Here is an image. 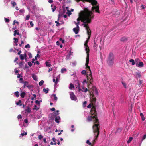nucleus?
Instances as JSON below:
<instances>
[{
	"label": "nucleus",
	"instance_id": "f257e3e1",
	"mask_svg": "<svg viewBox=\"0 0 146 146\" xmlns=\"http://www.w3.org/2000/svg\"><path fill=\"white\" fill-rule=\"evenodd\" d=\"M78 2L80 1L83 2L87 1L90 3L92 5V10H89L88 8H85L84 11H81L79 13V17L77 19V23L74 22V23L76 25V27L73 29V31L76 34H77L79 30L78 25L80 24V21L81 20L84 23H90L91 19L94 17L93 12L95 11L100 13L98 4L95 0H76Z\"/></svg>",
	"mask_w": 146,
	"mask_h": 146
},
{
	"label": "nucleus",
	"instance_id": "f03ea898",
	"mask_svg": "<svg viewBox=\"0 0 146 146\" xmlns=\"http://www.w3.org/2000/svg\"><path fill=\"white\" fill-rule=\"evenodd\" d=\"M87 120L89 122L93 121L95 124L93 125V128L94 132V134L95 139L93 140V144L95 142V140L96 139L98 136L99 134V122L98 120L97 117L95 116H88L87 118Z\"/></svg>",
	"mask_w": 146,
	"mask_h": 146
},
{
	"label": "nucleus",
	"instance_id": "7ed1b4c3",
	"mask_svg": "<svg viewBox=\"0 0 146 146\" xmlns=\"http://www.w3.org/2000/svg\"><path fill=\"white\" fill-rule=\"evenodd\" d=\"M76 83L77 84V86L76 87V88H78V91L79 92L82 91V92H86L88 91V89L87 88H85V85L86 84H87L88 83V81H87L86 80L84 79V80L82 82L83 85L82 86V88L81 89L80 87V84L78 81H76Z\"/></svg>",
	"mask_w": 146,
	"mask_h": 146
},
{
	"label": "nucleus",
	"instance_id": "20e7f679",
	"mask_svg": "<svg viewBox=\"0 0 146 146\" xmlns=\"http://www.w3.org/2000/svg\"><path fill=\"white\" fill-rule=\"evenodd\" d=\"M114 56L113 54L110 52L109 54L108 58L107 63L110 66H112L113 64Z\"/></svg>",
	"mask_w": 146,
	"mask_h": 146
},
{
	"label": "nucleus",
	"instance_id": "39448f33",
	"mask_svg": "<svg viewBox=\"0 0 146 146\" xmlns=\"http://www.w3.org/2000/svg\"><path fill=\"white\" fill-rule=\"evenodd\" d=\"M89 72L88 71L87 73V77L88 80V81L89 83L88 85V88H89L90 85H92V82L93 81V78L92 76V72L91 70H89Z\"/></svg>",
	"mask_w": 146,
	"mask_h": 146
},
{
	"label": "nucleus",
	"instance_id": "423d86ee",
	"mask_svg": "<svg viewBox=\"0 0 146 146\" xmlns=\"http://www.w3.org/2000/svg\"><path fill=\"white\" fill-rule=\"evenodd\" d=\"M88 91L91 95H94V94L97 95L98 94L96 88L94 86H92L91 88L89 89Z\"/></svg>",
	"mask_w": 146,
	"mask_h": 146
},
{
	"label": "nucleus",
	"instance_id": "0eeeda50",
	"mask_svg": "<svg viewBox=\"0 0 146 146\" xmlns=\"http://www.w3.org/2000/svg\"><path fill=\"white\" fill-rule=\"evenodd\" d=\"M88 23H84L82 25L84 26V27L86 29L87 31V34L88 35V36L90 35L91 34V32L90 29L89 28V26L88 24Z\"/></svg>",
	"mask_w": 146,
	"mask_h": 146
},
{
	"label": "nucleus",
	"instance_id": "6e6552de",
	"mask_svg": "<svg viewBox=\"0 0 146 146\" xmlns=\"http://www.w3.org/2000/svg\"><path fill=\"white\" fill-rule=\"evenodd\" d=\"M90 38V36H89L85 42V43L84 44V46L85 48V50L86 52L87 53H88L89 52V47L87 45V44L88 42L89 39Z\"/></svg>",
	"mask_w": 146,
	"mask_h": 146
},
{
	"label": "nucleus",
	"instance_id": "1a4fd4ad",
	"mask_svg": "<svg viewBox=\"0 0 146 146\" xmlns=\"http://www.w3.org/2000/svg\"><path fill=\"white\" fill-rule=\"evenodd\" d=\"M87 56L86 58V63L85 65L86 67V68L87 69H89V70H90V67L88 66V64L89 62V52L87 53Z\"/></svg>",
	"mask_w": 146,
	"mask_h": 146
},
{
	"label": "nucleus",
	"instance_id": "9d476101",
	"mask_svg": "<svg viewBox=\"0 0 146 146\" xmlns=\"http://www.w3.org/2000/svg\"><path fill=\"white\" fill-rule=\"evenodd\" d=\"M70 95L71 99L72 100H77V98L73 92H70Z\"/></svg>",
	"mask_w": 146,
	"mask_h": 146
},
{
	"label": "nucleus",
	"instance_id": "9b49d317",
	"mask_svg": "<svg viewBox=\"0 0 146 146\" xmlns=\"http://www.w3.org/2000/svg\"><path fill=\"white\" fill-rule=\"evenodd\" d=\"M91 114L92 116H95L97 117V114L95 109L94 108H92L91 111Z\"/></svg>",
	"mask_w": 146,
	"mask_h": 146
},
{
	"label": "nucleus",
	"instance_id": "f8f14e48",
	"mask_svg": "<svg viewBox=\"0 0 146 146\" xmlns=\"http://www.w3.org/2000/svg\"><path fill=\"white\" fill-rule=\"evenodd\" d=\"M62 15H61L60 14H59L58 15V20L61 22L60 23V24H63L64 23L62 19Z\"/></svg>",
	"mask_w": 146,
	"mask_h": 146
},
{
	"label": "nucleus",
	"instance_id": "ddd939ff",
	"mask_svg": "<svg viewBox=\"0 0 146 146\" xmlns=\"http://www.w3.org/2000/svg\"><path fill=\"white\" fill-rule=\"evenodd\" d=\"M27 57V54L26 53H25L24 54H21L20 55V58L21 60H23L25 59H26Z\"/></svg>",
	"mask_w": 146,
	"mask_h": 146
},
{
	"label": "nucleus",
	"instance_id": "4468645a",
	"mask_svg": "<svg viewBox=\"0 0 146 146\" xmlns=\"http://www.w3.org/2000/svg\"><path fill=\"white\" fill-rule=\"evenodd\" d=\"M136 65L139 67H143L144 65L143 63L142 62H140L139 63H136Z\"/></svg>",
	"mask_w": 146,
	"mask_h": 146
},
{
	"label": "nucleus",
	"instance_id": "2eb2a0df",
	"mask_svg": "<svg viewBox=\"0 0 146 146\" xmlns=\"http://www.w3.org/2000/svg\"><path fill=\"white\" fill-rule=\"evenodd\" d=\"M13 40H14V41L13 44V45L14 46H17V45H18L17 43L18 42V40L17 38H13Z\"/></svg>",
	"mask_w": 146,
	"mask_h": 146
},
{
	"label": "nucleus",
	"instance_id": "dca6fc26",
	"mask_svg": "<svg viewBox=\"0 0 146 146\" xmlns=\"http://www.w3.org/2000/svg\"><path fill=\"white\" fill-rule=\"evenodd\" d=\"M60 119V118L59 116H57L55 118V121L57 123H59Z\"/></svg>",
	"mask_w": 146,
	"mask_h": 146
},
{
	"label": "nucleus",
	"instance_id": "f3484780",
	"mask_svg": "<svg viewBox=\"0 0 146 146\" xmlns=\"http://www.w3.org/2000/svg\"><path fill=\"white\" fill-rule=\"evenodd\" d=\"M90 100L92 103H94L96 101V98L93 97V95H92V98H90Z\"/></svg>",
	"mask_w": 146,
	"mask_h": 146
},
{
	"label": "nucleus",
	"instance_id": "a211bd4d",
	"mask_svg": "<svg viewBox=\"0 0 146 146\" xmlns=\"http://www.w3.org/2000/svg\"><path fill=\"white\" fill-rule=\"evenodd\" d=\"M17 31V30H16L14 31V33L13 35L14 36H15L17 34L18 35H20L19 33V32H18Z\"/></svg>",
	"mask_w": 146,
	"mask_h": 146
},
{
	"label": "nucleus",
	"instance_id": "6ab92c4d",
	"mask_svg": "<svg viewBox=\"0 0 146 146\" xmlns=\"http://www.w3.org/2000/svg\"><path fill=\"white\" fill-rule=\"evenodd\" d=\"M69 88L71 90L74 89V86L72 83H71L69 86Z\"/></svg>",
	"mask_w": 146,
	"mask_h": 146
},
{
	"label": "nucleus",
	"instance_id": "aec40b11",
	"mask_svg": "<svg viewBox=\"0 0 146 146\" xmlns=\"http://www.w3.org/2000/svg\"><path fill=\"white\" fill-rule=\"evenodd\" d=\"M24 62L22 61L19 63L18 64L20 67L22 68L23 66Z\"/></svg>",
	"mask_w": 146,
	"mask_h": 146
},
{
	"label": "nucleus",
	"instance_id": "412c9836",
	"mask_svg": "<svg viewBox=\"0 0 146 146\" xmlns=\"http://www.w3.org/2000/svg\"><path fill=\"white\" fill-rule=\"evenodd\" d=\"M59 111L57 110L56 112L53 113L52 114V115L54 116H56V115H58L59 114Z\"/></svg>",
	"mask_w": 146,
	"mask_h": 146
},
{
	"label": "nucleus",
	"instance_id": "4be33fe9",
	"mask_svg": "<svg viewBox=\"0 0 146 146\" xmlns=\"http://www.w3.org/2000/svg\"><path fill=\"white\" fill-rule=\"evenodd\" d=\"M23 83L24 84L23 85V87L24 88L26 87L28 85V82L27 81H24L23 82Z\"/></svg>",
	"mask_w": 146,
	"mask_h": 146
},
{
	"label": "nucleus",
	"instance_id": "5701e85b",
	"mask_svg": "<svg viewBox=\"0 0 146 146\" xmlns=\"http://www.w3.org/2000/svg\"><path fill=\"white\" fill-rule=\"evenodd\" d=\"M140 115L141 117L142 120L143 121H144L145 119V118L143 114L142 113H140Z\"/></svg>",
	"mask_w": 146,
	"mask_h": 146
},
{
	"label": "nucleus",
	"instance_id": "b1692460",
	"mask_svg": "<svg viewBox=\"0 0 146 146\" xmlns=\"http://www.w3.org/2000/svg\"><path fill=\"white\" fill-rule=\"evenodd\" d=\"M32 77L35 80H37V78L36 75L34 74H32Z\"/></svg>",
	"mask_w": 146,
	"mask_h": 146
},
{
	"label": "nucleus",
	"instance_id": "393cba45",
	"mask_svg": "<svg viewBox=\"0 0 146 146\" xmlns=\"http://www.w3.org/2000/svg\"><path fill=\"white\" fill-rule=\"evenodd\" d=\"M45 64L46 65V66L47 67H50L51 66V64L50 62H48L46 61L45 62Z\"/></svg>",
	"mask_w": 146,
	"mask_h": 146
},
{
	"label": "nucleus",
	"instance_id": "a878e982",
	"mask_svg": "<svg viewBox=\"0 0 146 146\" xmlns=\"http://www.w3.org/2000/svg\"><path fill=\"white\" fill-rule=\"evenodd\" d=\"M25 95V93L24 92H22L20 94V96L22 98H24Z\"/></svg>",
	"mask_w": 146,
	"mask_h": 146
},
{
	"label": "nucleus",
	"instance_id": "bb28decb",
	"mask_svg": "<svg viewBox=\"0 0 146 146\" xmlns=\"http://www.w3.org/2000/svg\"><path fill=\"white\" fill-rule=\"evenodd\" d=\"M43 90V91L46 94L48 93L49 90V89L47 88H44Z\"/></svg>",
	"mask_w": 146,
	"mask_h": 146
},
{
	"label": "nucleus",
	"instance_id": "cd10ccee",
	"mask_svg": "<svg viewBox=\"0 0 146 146\" xmlns=\"http://www.w3.org/2000/svg\"><path fill=\"white\" fill-rule=\"evenodd\" d=\"M31 111V110L29 107L27 109L25 110V112L26 113H30Z\"/></svg>",
	"mask_w": 146,
	"mask_h": 146
},
{
	"label": "nucleus",
	"instance_id": "c85d7f7f",
	"mask_svg": "<svg viewBox=\"0 0 146 146\" xmlns=\"http://www.w3.org/2000/svg\"><path fill=\"white\" fill-rule=\"evenodd\" d=\"M129 62L132 63V64L133 65H134L135 64V62L134 60L133 59H131L130 60Z\"/></svg>",
	"mask_w": 146,
	"mask_h": 146
},
{
	"label": "nucleus",
	"instance_id": "c756f323",
	"mask_svg": "<svg viewBox=\"0 0 146 146\" xmlns=\"http://www.w3.org/2000/svg\"><path fill=\"white\" fill-rule=\"evenodd\" d=\"M133 139V138L132 137H129V139L127 141V143L129 144L132 141Z\"/></svg>",
	"mask_w": 146,
	"mask_h": 146
},
{
	"label": "nucleus",
	"instance_id": "7c9ffc66",
	"mask_svg": "<svg viewBox=\"0 0 146 146\" xmlns=\"http://www.w3.org/2000/svg\"><path fill=\"white\" fill-rule=\"evenodd\" d=\"M11 4L13 7H14L17 5L16 3L13 1H11Z\"/></svg>",
	"mask_w": 146,
	"mask_h": 146
},
{
	"label": "nucleus",
	"instance_id": "2f4dec72",
	"mask_svg": "<svg viewBox=\"0 0 146 146\" xmlns=\"http://www.w3.org/2000/svg\"><path fill=\"white\" fill-rule=\"evenodd\" d=\"M68 7H66V9H67V11H68L67 14H68V15L69 16H70V15L71 14V13L70 11L68 10Z\"/></svg>",
	"mask_w": 146,
	"mask_h": 146
},
{
	"label": "nucleus",
	"instance_id": "473e14b6",
	"mask_svg": "<svg viewBox=\"0 0 146 146\" xmlns=\"http://www.w3.org/2000/svg\"><path fill=\"white\" fill-rule=\"evenodd\" d=\"M52 96L53 97V98L56 101L57 100V98L56 96V94H53L52 95Z\"/></svg>",
	"mask_w": 146,
	"mask_h": 146
},
{
	"label": "nucleus",
	"instance_id": "72a5a7b5",
	"mask_svg": "<svg viewBox=\"0 0 146 146\" xmlns=\"http://www.w3.org/2000/svg\"><path fill=\"white\" fill-rule=\"evenodd\" d=\"M94 44L93 45V47H94V48H95V49H96V48H97V47H98V45L96 44V42H95V40H94Z\"/></svg>",
	"mask_w": 146,
	"mask_h": 146
},
{
	"label": "nucleus",
	"instance_id": "f704fd0d",
	"mask_svg": "<svg viewBox=\"0 0 146 146\" xmlns=\"http://www.w3.org/2000/svg\"><path fill=\"white\" fill-rule=\"evenodd\" d=\"M21 100H19L16 103V104L17 105H19L20 106H21L22 105L21 104Z\"/></svg>",
	"mask_w": 146,
	"mask_h": 146
},
{
	"label": "nucleus",
	"instance_id": "c9c22d12",
	"mask_svg": "<svg viewBox=\"0 0 146 146\" xmlns=\"http://www.w3.org/2000/svg\"><path fill=\"white\" fill-rule=\"evenodd\" d=\"M51 7H52V11L53 12L56 9V7L55 6H54L53 7V5H51Z\"/></svg>",
	"mask_w": 146,
	"mask_h": 146
},
{
	"label": "nucleus",
	"instance_id": "e433bc0d",
	"mask_svg": "<svg viewBox=\"0 0 146 146\" xmlns=\"http://www.w3.org/2000/svg\"><path fill=\"white\" fill-rule=\"evenodd\" d=\"M66 71V68H63L61 70V72L62 73H64Z\"/></svg>",
	"mask_w": 146,
	"mask_h": 146
},
{
	"label": "nucleus",
	"instance_id": "4c0bfd02",
	"mask_svg": "<svg viewBox=\"0 0 146 146\" xmlns=\"http://www.w3.org/2000/svg\"><path fill=\"white\" fill-rule=\"evenodd\" d=\"M122 84L123 86H124V87L125 88H126L127 85H126V83L124 82H122Z\"/></svg>",
	"mask_w": 146,
	"mask_h": 146
},
{
	"label": "nucleus",
	"instance_id": "58836bf2",
	"mask_svg": "<svg viewBox=\"0 0 146 146\" xmlns=\"http://www.w3.org/2000/svg\"><path fill=\"white\" fill-rule=\"evenodd\" d=\"M19 92L18 91L15 92V95L17 97H18L19 96Z\"/></svg>",
	"mask_w": 146,
	"mask_h": 146
},
{
	"label": "nucleus",
	"instance_id": "ea45409f",
	"mask_svg": "<svg viewBox=\"0 0 146 146\" xmlns=\"http://www.w3.org/2000/svg\"><path fill=\"white\" fill-rule=\"evenodd\" d=\"M38 109H39L37 107V106L36 105H35L34 106V108L33 109V110H38Z\"/></svg>",
	"mask_w": 146,
	"mask_h": 146
},
{
	"label": "nucleus",
	"instance_id": "a19ab883",
	"mask_svg": "<svg viewBox=\"0 0 146 146\" xmlns=\"http://www.w3.org/2000/svg\"><path fill=\"white\" fill-rule=\"evenodd\" d=\"M44 83V81L43 80H41L39 83V84L40 86H42V85Z\"/></svg>",
	"mask_w": 146,
	"mask_h": 146
},
{
	"label": "nucleus",
	"instance_id": "79ce46f5",
	"mask_svg": "<svg viewBox=\"0 0 146 146\" xmlns=\"http://www.w3.org/2000/svg\"><path fill=\"white\" fill-rule=\"evenodd\" d=\"M81 73L82 74L84 75H87L86 72L85 70H83L81 71Z\"/></svg>",
	"mask_w": 146,
	"mask_h": 146
},
{
	"label": "nucleus",
	"instance_id": "37998d69",
	"mask_svg": "<svg viewBox=\"0 0 146 146\" xmlns=\"http://www.w3.org/2000/svg\"><path fill=\"white\" fill-rule=\"evenodd\" d=\"M41 102V101H38V100H36V101H35V103L37 104L38 105H40V102Z\"/></svg>",
	"mask_w": 146,
	"mask_h": 146
},
{
	"label": "nucleus",
	"instance_id": "c03bdc74",
	"mask_svg": "<svg viewBox=\"0 0 146 146\" xmlns=\"http://www.w3.org/2000/svg\"><path fill=\"white\" fill-rule=\"evenodd\" d=\"M59 81L58 78L57 77L56 79V81L55 82V85H56L57 84L58 82Z\"/></svg>",
	"mask_w": 146,
	"mask_h": 146
},
{
	"label": "nucleus",
	"instance_id": "a18cd8bd",
	"mask_svg": "<svg viewBox=\"0 0 146 146\" xmlns=\"http://www.w3.org/2000/svg\"><path fill=\"white\" fill-rule=\"evenodd\" d=\"M19 12L21 13H23L25 12V10L24 9H22L19 11Z\"/></svg>",
	"mask_w": 146,
	"mask_h": 146
},
{
	"label": "nucleus",
	"instance_id": "49530a36",
	"mask_svg": "<svg viewBox=\"0 0 146 146\" xmlns=\"http://www.w3.org/2000/svg\"><path fill=\"white\" fill-rule=\"evenodd\" d=\"M30 15H27L25 19L26 20H28L30 18Z\"/></svg>",
	"mask_w": 146,
	"mask_h": 146
},
{
	"label": "nucleus",
	"instance_id": "de8ad7c7",
	"mask_svg": "<svg viewBox=\"0 0 146 146\" xmlns=\"http://www.w3.org/2000/svg\"><path fill=\"white\" fill-rule=\"evenodd\" d=\"M136 75L137 77L139 78H140L141 76V74H140V73H137L136 74Z\"/></svg>",
	"mask_w": 146,
	"mask_h": 146
},
{
	"label": "nucleus",
	"instance_id": "09e8293b",
	"mask_svg": "<svg viewBox=\"0 0 146 146\" xmlns=\"http://www.w3.org/2000/svg\"><path fill=\"white\" fill-rule=\"evenodd\" d=\"M33 97H32V98H31V100H34V98H36V95L35 94H33Z\"/></svg>",
	"mask_w": 146,
	"mask_h": 146
},
{
	"label": "nucleus",
	"instance_id": "8fccbe9b",
	"mask_svg": "<svg viewBox=\"0 0 146 146\" xmlns=\"http://www.w3.org/2000/svg\"><path fill=\"white\" fill-rule=\"evenodd\" d=\"M15 23H17L18 25L19 24V22L18 21H17L16 20L14 21L13 23V25H15Z\"/></svg>",
	"mask_w": 146,
	"mask_h": 146
},
{
	"label": "nucleus",
	"instance_id": "3c124183",
	"mask_svg": "<svg viewBox=\"0 0 146 146\" xmlns=\"http://www.w3.org/2000/svg\"><path fill=\"white\" fill-rule=\"evenodd\" d=\"M55 22L56 23V26H59V25H60V23H59L58 22V21H55Z\"/></svg>",
	"mask_w": 146,
	"mask_h": 146
},
{
	"label": "nucleus",
	"instance_id": "603ef678",
	"mask_svg": "<svg viewBox=\"0 0 146 146\" xmlns=\"http://www.w3.org/2000/svg\"><path fill=\"white\" fill-rule=\"evenodd\" d=\"M86 143L87 144H88L90 145H91V143L89 142V140H87L86 141Z\"/></svg>",
	"mask_w": 146,
	"mask_h": 146
},
{
	"label": "nucleus",
	"instance_id": "864d4df0",
	"mask_svg": "<svg viewBox=\"0 0 146 146\" xmlns=\"http://www.w3.org/2000/svg\"><path fill=\"white\" fill-rule=\"evenodd\" d=\"M25 47L26 48H30V46L29 44H27L25 46Z\"/></svg>",
	"mask_w": 146,
	"mask_h": 146
},
{
	"label": "nucleus",
	"instance_id": "5fc2aeb1",
	"mask_svg": "<svg viewBox=\"0 0 146 146\" xmlns=\"http://www.w3.org/2000/svg\"><path fill=\"white\" fill-rule=\"evenodd\" d=\"M139 61V60L138 58H136L135 59V64H136V63H138V62Z\"/></svg>",
	"mask_w": 146,
	"mask_h": 146
},
{
	"label": "nucleus",
	"instance_id": "6e6d98bb",
	"mask_svg": "<svg viewBox=\"0 0 146 146\" xmlns=\"http://www.w3.org/2000/svg\"><path fill=\"white\" fill-rule=\"evenodd\" d=\"M43 137V136L41 135H40L38 136V138L40 140H41Z\"/></svg>",
	"mask_w": 146,
	"mask_h": 146
},
{
	"label": "nucleus",
	"instance_id": "4d7b16f0",
	"mask_svg": "<svg viewBox=\"0 0 146 146\" xmlns=\"http://www.w3.org/2000/svg\"><path fill=\"white\" fill-rule=\"evenodd\" d=\"M19 81L20 82V83H23V78H20V79L19 80Z\"/></svg>",
	"mask_w": 146,
	"mask_h": 146
},
{
	"label": "nucleus",
	"instance_id": "13d9d810",
	"mask_svg": "<svg viewBox=\"0 0 146 146\" xmlns=\"http://www.w3.org/2000/svg\"><path fill=\"white\" fill-rule=\"evenodd\" d=\"M27 132L23 133H21V135L22 136L26 135H27Z\"/></svg>",
	"mask_w": 146,
	"mask_h": 146
},
{
	"label": "nucleus",
	"instance_id": "bf43d9fd",
	"mask_svg": "<svg viewBox=\"0 0 146 146\" xmlns=\"http://www.w3.org/2000/svg\"><path fill=\"white\" fill-rule=\"evenodd\" d=\"M5 21L6 22H8L9 21V20L7 18H5Z\"/></svg>",
	"mask_w": 146,
	"mask_h": 146
},
{
	"label": "nucleus",
	"instance_id": "052dcab7",
	"mask_svg": "<svg viewBox=\"0 0 146 146\" xmlns=\"http://www.w3.org/2000/svg\"><path fill=\"white\" fill-rule=\"evenodd\" d=\"M92 104H90L87 106V107L88 108H91Z\"/></svg>",
	"mask_w": 146,
	"mask_h": 146
},
{
	"label": "nucleus",
	"instance_id": "680f3d73",
	"mask_svg": "<svg viewBox=\"0 0 146 146\" xmlns=\"http://www.w3.org/2000/svg\"><path fill=\"white\" fill-rule=\"evenodd\" d=\"M30 25H31V27H33V25H34V24L33 23V22L31 21L30 22Z\"/></svg>",
	"mask_w": 146,
	"mask_h": 146
},
{
	"label": "nucleus",
	"instance_id": "e2e57ef3",
	"mask_svg": "<svg viewBox=\"0 0 146 146\" xmlns=\"http://www.w3.org/2000/svg\"><path fill=\"white\" fill-rule=\"evenodd\" d=\"M146 138V134H145L143 136L142 138V140H143L145 139Z\"/></svg>",
	"mask_w": 146,
	"mask_h": 146
},
{
	"label": "nucleus",
	"instance_id": "0e129e2a",
	"mask_svg": "<svg viewBox=\"0 0 146 146\" xmlns=\"http://www.w3.org/2000/svg\"><path fill=\"white\" fill-rule=\"evenodd\" d=\"M21 118H22V116L21 115H18L17 116V118L18 119Z\"/></svg>",
	"mask_w": 146,
	"mask_h": 146
},
{
	"label": "nucleus",
	"instance_id": "69168bd1",
	"mask_svg": "<svg viewBox=\"0 0 146 146\" xmlns=\"http://www.w3.org/2000/svg\"><path fill=\"white\" fill-rule=\"evenodd\" d=\"M52 68H49V69L48 71V72H50L51 71H52Z\"/></svg>",
	"mask_w": 146,
	"mask_h": 146
},
{
	"label": "nucleus",
	"instance_id": "338daca9",
	"mask_svg": "<svg viewBox=\"0 0 146 146\" xmlns=\"http://www.w3.org/2000/svg\"><path fill=\"white\" fill-rule=\"evenodd\" d=\"M86 103H87V102L86 101H84V103H83V106H86Z\"/></svg>",
	"mask_w": 146,
	"mask_h": 146
},
{
	"label": "nucleus",
	"instance_id": "774afa93",
	"mask_svg": "<svg viewBox=\"0 0 146 146\" xmlns=\"http://www.w3.org/2000/svg\"><path fill=\"white\" fill-rule=\"evenodd\" d=\"M24 122L26 123H28V120L27 119H25L24 120Z\"/></svg>",
	"mask_w": 146,
	"mask_h": 146
}]
</instances>
